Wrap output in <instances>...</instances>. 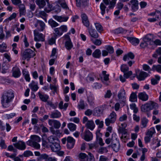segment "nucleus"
Returning a JSON list of instances; mask_svg holds the SVG:
<instances>
[{
	"label": "nucleus",
	"instance_id": "35",
	"mask_svg": "<svg viewBox=\"0 0 161 161\" xmlns=\"http://www.w3.org/2000/svg\"><path fill=\"white\" fill-rule=\"evenodd\" d=\"M50 117L52 118H57L61 117V114L59 112L56 111L52 112L50 114Z\"/></svg>",
	"mask_w": 161,
	"mask_h": 161
},
{
	"label": "nucleus",
	"instance_id": "28",
	"mask_svg": "<svg viewBox=\"0 0 161 161\" xmlns=\"http://www.w3.org/2000/svg\"><path fill=\"white\" fill-rule=\"evenodd\" d=\"M102 113V108L99 107L95 108L93 111V115L95 116H99Z\"/></svg>",
	"mask_w": 161,
	"mask_h": 161
},
{
	"label": "nucleus",
	"instance_id": "25",
	"mask_svg": "<svg viewBox=\"0 0 161 161\" xmlns=\"http://www.w3.org/2000/svg\"><path fill=\"white\" fill-rule=\"evenodd\" d=\"M51 146V149L53 152H58L61 149L60 146L58 143H54L52 144Z\"/></svg>",
	"mask_w": 161,
	"mask_h": 161
},
{
	"label": "nucleus",
	"instance_id": "17",
	"mask_svg": "<svg viewBox=\"0 0 161 161\" xmlns=\"http://www.w3.org/2000/svg\"><path fill=\"white\" fill-rule=\"evenodd\" d=\"M87 30L91 37L95 38L98 37V34L94 29L88 27L87 28Z\"/></svg>",
	"mask_w": 161,
	"mask_h": 161
},
{
	"label": "nucleus",
	"instance_id": "58",
	"mask_svg": "<svg viewBox=\"0 0 161 161\" xmlns=\"http://www.w3.org/2000/svg\"><path fill=\"white\" fill-rule=\"evenodd\" d=\"M55 34L58 36H60L63 34L59 28H56L54 29Z\"/></svg>",
	"mask_w": 161,
	"mask_h": 161
},
{
	"label": "nucleus",
	"instance_id": "5",
	"mask_svg": "<svg viewBox=\"0 0 161 161\" xmlns=\"http://www.w3.org/2000/svg\"><path fill=\"white\" fill-rule=\"evenodd\" d=\"M34 40L36 42H43L45 41V36L39 32L37 30L34 31Z\"/></svg>",
	"mask_w": 161,
	"mask_h": 161
},
{
	"label": "nucleus",
	"instance_id": "22",
	"mask_svg": "<svg viewBox=\"0 0 161 161\" xmlns=\"http://www.w3.org/2000/svg\"><path fill=\"white\" fill-rule=\"evenodd\" d=\"M138 97L140 99L144 101H147L148 99V95L145 92L139 93L138 95Z\"/></svg>",
	"mask_w": 161,
	"mask_h": 161
},
{
	"label": "nucleus",
	"instance_id": "47",
	"mask_svg": "<svg viewBox=\"0 0 161 161\" xmlns=\"http://www.w3.org/2000/svg\"><path fill=\"white\" fill-rule=\"evenodd\" d=\"M143 69L145 71H147L149 74L151 73V71L152 70L150 67L147 64H143L142 65Z\"/></svg>",
	"mask_w": 161,
	"mask_h": 161
},
{
	"label": "nucleus",
	"instance_id": "62",
	"mask_svg": "<svg viewBox=\"0 0 161 161\" xmlns=\"http://www.w3.org/2000/svg\"><path fill=\"white\" fill-rule=\"evenodd\" d=\"M127 119V116L126 114H124L120 116L119 118V120L120 122L125 121Z\"/></svg>",
	"mask_w": 161,
	"mask_h": 161
},
{
	"label": "nucleus",
	"instance_id": "53",
	"mask_svg": "<svg viewBox=\"0 0 161 161\" xmlns=\"http://www.w3.org/2000/svg\"><path fill=\"white\" fill-rule=\"evenodd\" d=\"M38 24L41 27L40 30L41 31H43L45 27V24L41 20H38Z\"/></svg>",
	"mask_w": 161,
	"mask_h": 161
},
{
	"label": "nucleus",
	"instance_id": "51",
	"mask_svg": "<svg viewBox=\"0 0 161 161\" xmlns=\"http://www.w3.org/2000/svg\"><path fill=\"white\" fill-rule=\"evenodd\" d=\"M155 132V128L153 127H151L147 131V135L150 137H152L153 135Z\"/></svg>",
	"mask_w": 161,
	"mask_h": 161
},
{
	"label": "nucleus",
	"instance_id": "61",
	"mask_svg": "<svg viewBox=\"0 0 161 161\" xmlns=\"http://www.w3.org/2000/svg\"><path fill=\"white\" fill-rule=\"evenodd\" d=\"M53 125L55 128L58 129L60 126L61 123L59 121L54 120Z\"/></svg>",
	"mask_w": 161,
	"mask_h": 161
},
{
	"label": "nucleus",
	"instance_id": "26",
	"mask_svg": "<svg viewBox=\"0 0 161 161\" xmlns=\"http://www.w3.org/2000/svg\"><path fill=\"white\" fill-rule=\"evenodd\" d=\"M58 4L60 5L62 8L64 9H69L67 5L64 0H58V1L56 2L55 4L59 5Z\"/></svg>",
	"mask_w": 161,
	"mask_h": 161
},
{
	"label": "nucleus",
	"instance_id": "63",
	"mask_svg": "<svg viewBox=\"0 0 161 161\" xmlns=\"http://www.w3.org/2000/svg\"><path fill=\"white\" fill-rule=\"evenodd\" d=\"M124 76L126 79L128 78L132 74V72L131 71L126 72L124 73Z\"/></svg>",
	"mask_w": 161,
	"mask_h": 161
},
{
	"label": "nucleus",
	"instance_id": "1",
	"mask_svg": "<svg viewBox=\"0 0 161 161\" xmlns=\"http://www.w3.org/2000/svg\"><path fill=\"white\" fill-rule=\"evenodd\" d=\"M14 97V93L12 90H9L4 93L1 99L3 106L6 108L9 107Z\"/></svg>",
	"mask_w": 161,
	"mask_h": 161
},
{
	"label": "nucleus",
	"instance_id": "13",
	"mask_svg": "<svg viewBox=\"0 0 161 161\" xmlns=\"http://www.w3.org/2000/svg\"><path fill=\"white\" fill-rule=\"evenodd\" d=\"M81 18L83 25L87 28L89 27V22L86 15L84 13L81 14Z\"/></svg>",
	"mask_w": 161,
	"mask_h": 161
},
{
	"label": "nucleus",
	"instance_id": "45",
	"mask_svg": "<svg viewBox=\"0 0 161 161\" xmlns=\"http://www.w3.org/2000/svg\"><path fill=\"white\" fill-rule=\"evenodd\" d=\"M49 24L52 27H54L58 26L59 24L52 19H50L48 21Z\"/></svg>",
	"mask_w": 161,
	"mask_h": 161
},
{
	"label": "nucleus",
	"instance_id": "48",
	"mask_svg": "<svg viewBox=\"0 0 161 161\" xmlns=\"http://www.w3.org/2000/svg\"><path fill=\"white\" fill-rule=\"evenodd\" d=\"M130 108L133 110L134 113L136 114L138 112V108L136 107V104L134 103H132L130 105Z\"/></svg>",
	"mask_w": 161,
	"mask_h": 161
},
{
	"label": "nucleus",
	"instance_id": "18",
	"mask_svg": "<svg viewBox=\"0 0 161 161\" xmlns=\"http://www.w3.org/2000/svg\"><path fill=\"white\" fill-rule=\"evenodd\" d=\"M22 72L23 75L26 81L29 82L30 81L31 78L29 72L27 70L24 69L22 70Z\"/></svg>",
	"mask_w": 161,
	"mask_h": 161
},
{
	"label": "nucleus",
	"instance_id": "55",
	"mask_svg": "<svg viewBox=\"0 0 161 161\" xmlns=\"http://www.w3.org/2000/svg\"><path fill=\"white\" fill-rule=\"evenodd\" d=\"M137 97L136 94L134 93L131 94L130 97V100L132 102H134L136 101Z\"/></svg>",
	"mask_w": 161,
	"mask_h": 161
},
{
	"label": "nucleus",
	"instance_id": "21",
	"mask_svg": "<svg viewBox=\"0 0 161 161\" xmlns=\"http://www.w3.org/2000/svg\"><path fill=\"white\" fill-rule=\"evenodd\" d=\"M86 127L91 130H92L95 128V125L93 122L92 120H88L86 124Z\"/></svg>",
	"mask_w": 161,
	"mask_h": 161
},
{
	"label": "nucleus",
	"instance_id": "49",
	"mask_svg": "<svg viewBox=\"0 0 161 161\" xmlns=\"http://www.w3.org/2000/svg\"><path fill=\"white\" fill-rule=\"evenodd\" d=\"M112 140V143L114 142H119V139L117 137V135L115 133H112V138L111 139Z\"/></svg>",
	"mask_w": 161,
	"mask_h": 161
},
{
	"label": "nucleus",
	"instance_id": "23",
	"mask_svg": "<svg viewBox=\"0 0 161 161\" xmlns=\"http://www.w3.org/2000/svg\"><path fill=\"white\" fill-rule=\"evenodd\" d=\"M38 95L41 100L43 102H47L49 98V96L48 95L42 93L40 92H38Z\"/></svg>",
	"mask_w": 161,
	"mask_h": 161
},
{
	"label": "nucleus",
	"instance_id": "56",
	"mask_svg": "<svg viewBox=\"0 0 161 161\" xmlns=\"http://www.w3.org/2000/svg\"><path fill=\"white\" fill-rule=\"evenodd\" d=\"M94 100V97L91 94L88 97V101L90 105H92Z\"/></svg>",
	"mask_w": 161,
	"mask_h": 161
},
{
	"label": "nucleus",
	"instance_id": "14",
	"mask_svg": "<svg viewBox=\"0 0 161 161\" xmlns=\"http://www.w3.org/2000/svg\"><path fill=\"white\" fill-rule=\"evenodd\" d=\"M53 18L58 22H66L68 19V17L64 16L54 15L53 16Z\"/></svg>",
	"mask_w": 161,
	"mask_h": 161
},
{
	"label": "nucleus",
	"instance_id": "12",
	"mask_svg": "<svg viewBox=\"0 0 161 161\" xmlns=\"http://www.w3.org/2000/svg\"><path fill=\"white\" fill-rule=\"evenodd\" d=\"M103 3H102L100 6V9L101 10V14L103 15L105 13V9L106 8V5L109 4L108 0H103Z\"/></svg>",
	"mask_w": 161,
	"mask_h": 161
},
{
	"label": "nucleus",
	"instance_id": "57",
	"mask_svg": "<svg viewBox=\"0 0 161 161\" xmlns=\"http://www.w3.org/2000/svg\"><path fill=\"white\" fill-rule=\"evenodd\" d=\"M23 155L25 157H28L30 156H32L33 153L32 152L28 150L25 151L23 153Z\"/></svg>",
	"mask_w": 161,
	"mask_h": 161
},
{
	"label": "nucleus",
	"instance_id": "42",
	"mask_svg": "<svg viewBox=\"0 0 161 161\" xmlns=\"http://www.w3.org/2000/svg\"><path fill=\"white\" fill-rule=\"evenodd\" d=\"M19 13L20 15H24L25 13V6L24 4H20L19 5Z\"/></svg>",
	"mask_w": 161,
	"mask_h": 161
},
{
	"label": "nucleus",
	"instance_id": "64",
	"mask_svg": "<svg viewBox=\"0 0 161 161\" xmlns=\"http://www.w3.org/2000/svg\"><path fill=\"white\" fill-rule=\"evenodd\" d=\"M106 49L108 53H112L114 52V48L111 46H108L106 47Z\"/></svg>",
	"mask_w": 161,
	"mask_h": 161
},
{
	"label": "nucleus",
	"instance_id": "27",
	"mask_svg": "<svg viewBox=\"0 0 161 161\" xmlns=\"http://www.w3.org/2000/svg\"><path fill=\"white\" fill-rule=\"evenodd\" d=\"M148 120L146 118H143L141 121V127L142 128H146L148 122Z\"/></svg>",
	"mask_w": 161,
	"mask_h": 161
},
{
	"label": "nucleus",
	"instance_id": "39",
	"mask_svg": "<svg viewBox=\"0 0 161 161\" xmlns=\"http://www.w3.org/2000/svg\"><path fill=\"white\" fill-rule=\"evenodd\" d=\"M152 69L153 71H156L161 73V65H153L152 67Z\"/></svg>",
	"mask_w": 161,
	"mask_h": 161
},
{
	"label": "nucleus",
	"instance_id": "2",
	"mask_svg": "<svg viewBox=\"0 0 161 161\" xmlns=\"http://www.w3.org/2000/svg\"><path fill=\"white\" fill-rule=\"evenodd\" d=\"M117 115L114 111H112L108 117L105 119V123L106 126L114 123L117 119Z\"/></svg>",
	"mask_w": 161,
	"mask_h": 161
},
{
	"label": "nucleus",
	"instance_id": "7",
	"mask_svg": "<svg viewBox=\"0 0 161 161\" xmlns=\"http://www.w3.org/2000/svg\"><path fill=\"white\" fill-rule=\"evenodd\" d=\"M34 53L30 49H27L25 50L23 55V58L24 59L28 60L31 57H33L35 55Z\"/></svg>",
	"mask_w": 161,
	"mask_h": 161
},
{
	"label": "nucleus",
	"instance_id": "6",
	"mask_svg": "<svg viewBox=\"0 0 161 161\" xmlns=\"http://www.w3.org/2000/svg\"><path fill=\"white\" fill-rule=\"evenodd\" d=\"M81 137L87 142L92 140L93 138V135L89 130H86L81 134Z\"/></svg>",
	"mask_w": 161,
	"mask_h": 161
},
{
	"label": "nucleus",
	"instance_id": "50",
	"mask_svg": "<svg viewBox=\"0 0 161 161\" xmlns=\"http://www.w3.org/2000/svg\"><path fill=\"white\" fill-rule=\"evenodd\" d=\"M85 106L86 105L84 103V101L80 100L78 106V108L79 109H83L85 108Z\"/></svg>",
	"mask_w": 161,
	"mask_h": 161
},
{
	"label": "nucleus",
	"instance_id": "30",
	"mask_svg": "<svg viewBox=\"0 0 161 161\" xmlns=\"http://www.w3.org/2000/svg\"><path fill=\"white\" fill-rule=\"evenodd\" d=\"M116 142V143H111V146L110 145L109 146H111L114 151L118 152L120 148L119 143V142Z\"/></svg>",
	"mask_w": 161,
	"mask_h": 161
},
{
	"label": "nucleus",
	"instance_id": "44",
	"mask_svg": "<svg viewBox=\"0 0 161 161\" xmlns=\"http://www.w3.org/2000/svg\"><path fill=\"white\" fill-rule=\"evenodd\" d=\"M141 110L143 112H146L150 111L147 103L141 106Z\"/></svg>",
	"mask_w": 161,
	"mask_h": 161
},
{
	"label": "nucleus",
	"instance_id": "36",
	"mask_svg": "<svg viewBox=\"0 0 161 161\" xmlns=\"http://www.w3.org/2000/svg\"><path fill=\"white\" fill-rule=\"evenodd\" d=\"M134 58V56L132 53H129L125 55L123 57V60L126 61L130 59H133Z\"/></svg>",
	"mask_w": 161,
	"mask_h": 161
},
{
	"label": "nucleus",
	"instance_id": "15",
	"mask_svg": "<svg viewBox=\"0 0 161 161\" xmlns=\"http://www.w3.org/2000/svg\"><path fill=\"white\" fill-rule=\"evenodd\" d=\"M147 103L150 110L154 108H158L159 107L158 104L153 101H149Z\"/></svg>",
	"mask_w": 161,
	"mask_h": 161
},
{
	"label": "nucleus",
	"instance_id": "11",
	"mask_svg": "<svg viewBox=\"0 0 161 161\" xmlns=\"http://www.w3.org/2000/svg\"><path fill=\"white\" fill-rule=\"evenodd\" d=\"M69 32L68 33L64 36L65 39L66 41L65 46L66 49L67 50H70V39Z\"/></svg>",
	"mask_w": 161,
	"mask_h": 161
},
{
	"label": "nucleus",
	"instance_id": "3",
	"mask_svg": "<svg viewBox=\"0 0 161 161\" xmlns=\"http://www.w3.org/2000/svg\"><path fill=\"white\" fill-rule=\"evenodd\" d=\"M118 96L120 103L123 105L124 106L126 104V96L125 90L122 89L118 93Z\"/></svg>",
	"mask_w": 161,
	"mask_h": 161
},
{
	"label": "nucleus",
	"instance_id": "29",
	"mask_svg": "<svg viewBox=\"0 0 161 161\" xmlns=\"http://www.w3.org/2000/svg\"><path fill=\"white\" fill-rule=\"evenodd\" d=\"M16 14L13 13L9 17L5 19L3 21V23L8 24L10 21L15 19L16 17Z\"/></svg>",
	"mask_w": 161,
	"mask_h": 161
},
{
	"label": "nucleus",
	"instance_id": "40",
	"mask_svg": "<svg viewBox=\"0 0 161 161\" xmlns=\"http://www.w3.org/2000/svg\"><path fill=\"white\" fill-rule=\"evenodd\" d=\"M101 55V52L100 50L98 49H97L93 52L92 56L93 57L96 58H100Z\"/></svg>",
	"mask_w": 161,
	"mask_h": 161
},
{
	"label": "nucleus",
	"instance_id": "46",
	"mask_svg": "<svg viewBox=\"0 0 161 161\" xmlns=\"http://www.w3.org/2000/svg\"><path fill=\"white\" fill-rule=\"evenodd\" d=\"M31 141H34V142H39L41 141L40 138L36 135H31Z\"/></svg>",
	"mask_w": 161,
	"mask_h": 161
},
{
	"label": "nucleus",
	"instance_id": "16",
	"mask_svg": "<svg viewBox=\"0 0 161 161\" xmlns=\"http://www.w3.org/2000/svg\"><path fill=\"white\" fill-rule=\"evenodd\" d=\"M29 86L32 91L34 92H36L39 88L38 86V83L33 80L31 81L29 85Z\"/></svg>",
	"mask_w": 161,
	"mask_h": 161
},
{
	"label": "nucleus",
	"instance_id": "8",
	"mask_svg": "<svg viewBox=\"0 0 161 161\" xmlns=\"http://www.w3.org/2000/svg\"><path fill=\"white\" fill-rule=\"evenodd\" d=\"M14 147L17 148L21 150H24L26 148V145L24 142L20 141L18 142L14 143Z\"/></svg>",
	"mask_w": 161,
	"mask_h": 161
},
{
	"label": "nucleus",
	"instance_id": "10",
	"mask_svg": "<svg viewBox=\"0 0 161 161\" xmlns=\"http://www.w3.org/2000/svg\"><path fill=\"white\" fill-rule=\"evenodd\" d=\"M149 76L148 73L144 71H142L138 74H137L136 77L138 80L141 81L144 80L147 77Z\"/></svg>",
	"mask_w": 161,
	"mask_h": 161
},
{
	"label": "nucleus",
	"instance_id": "33",
	"mask_svg": "<svg viewBox=\"0 0 161 161\" xmlns=\"http://www.w3.org/2000/svg\"><path fill=\"white\" fill-rule=\"evenodd\" d=\"M143 41L146 42L149 44H151L153 42L151 39V35L148 34L142 38Z\"/></svg>",
	"mask_w": 161,
	"mask_h": 161
},
{
	"label": "nucleus",
	"instance_id": "20",
	"mask_svg": "<svg viewBox=\"0 0 161 161\" xmlns=\"http://www.w3.org/2000/svg\"><path fill=\"white\" fill-rule=\"evenodd\" d=\"M46 2H47V0ZM35 2L40 8H43L46 5V0H36Z\"/></svg>",
	"mask_w": 161,
	"mask_h": 161
},
{
	"label": "nucleus",
	"instance_id": "32",
	"mask_svg": "<svg viewBox=\"0 0 161 161\" xmlns=\"http://www.w3.org/2000/svg\"><path fill=\"white\" fill-rule=\"evenodd\" d=\"M62 143L64 144L66 142L67 143V146L68 148L70 147V136H69L67 138L65 137L62 138L61 140Z\"/></svg>",
	"mask_w": 161,
	"mask_h": 161
},
{
	"label": "nucleus",
	"instance_id": "24",
	"mask_svg": "<svg viewBox=\"0 0 161 161\" xmlns=\"http://www.w3.org/2000/svg\"><path fill=\"white\" fill-rule=\"evenodd\" d=\"M127 39L132 44L134 45H138L139 42V40L136 38L128 37H127Z\"/></svg>",
	"mask_w": 161,
	"mask_h": 161
},
{
	"label": "nucleus",
	"instance_id": "59",
	"mask_svg": "<svg viewBox=\"0 0 161 161\" xmlns=\"http://www.w3.org/2000/svg\"><path fill=\"white\" fill-rule=\"evenodd\" d=\"M0 146L2 149H5L7 147V146L5 143V141L2 139L0 140Z\"/></svg>",
	"mask_w": 161,
	"mask_h": 161
},
{
	"label": "nucleus",
	"instance_id": "38",
	"mask_svg": "<svg viewBox=\"0 0 161 161\" xmlns=\"http://www.w3.org/2000/svg\"><path fill=\"white\" fill-rule=\"evenodd\" d=\"M38 142H34V141H30L29 142V145L36 149H38L40 148V145Z\"/></svg>",
	"mask_w": 161,
	"mask_h": 161
},
{
	"label": "nucleus",
	"instance_id": "37",
	"mask_svg": "<svg viewBox=\"0 0 161 161\" xmlns=\"http://www.w3.org/2000/svg\"><path fill=\"white\" fill-rule=\"evenodd\" d=\"M79 158L80 161H88V157L85 153H80L79 155Z\"/></svg>",
	"mask_w": 161,
	"mask_h": 161
},
{
	"label": "nucleus",
	"instance_id": "54",
	"mask_svg": "<svg viewBox=\"0 0 161 161\" xmlns=\"http://www.w3.org/2000/svg\"><path fill=\"white\" fill-rule=\"evenodd\" d=\"M129 67L126 65L123 64L121 66V70L124 73L126 72H127L129 70Z\"/></svg>",
	"mask_w": 161,
	"mask_h": 161
},
{
	"label": "nucleus",
	"instance_id": "4",
	"mask_svg": "<svg viewBox=\"0 0 161 161\" xmlns=\"http://www.w3.org/2000/svg\"><path fill=\"white\" fill-rule=\"evenodd\" d=\"M53 10H55L57 13L61 11V8L59 5L57 4L54 7H53L52 4L47 3V6L44 8V11L47 13H49Z\"/></svg>",
	"mask_w": 161,
	"mask_h": 161
},
{
	"label": "nucleus",
	"instance_id": "43",
	"mask_svg": "<svg viewBox=\"0 0 161 161\" xmlns=\"http://www.w3.org/2000/svg\"><path fill=\"white\" fill-rule=\"evenodd\" d=\"M7 48V45L6 44L3 42L1 44H0V52L3 53L6 51Z\"/></svg>",
	"mask_w": 161,
	"mask_h": 161
},
{
	"label": "nucleus",
	"instance_id": "19",
	"mask_svg": "<svg viewBox=\"0 0 161 161\" xmlns=\"http://www.w3.org/2000/svg\"><path fill=\"white\" fill-rule=\"evenodd\" d=\"M130 2L131 3V8L133 11H136L138 8V3L137 0H132Z\"/></svg>",
	"mask_w": 161,
	"mask_h": 161
},
{
	"label": "nucleus",
	"instance_id": "9",
	"mask_svg": "<svg viewBox=\"0 0 161 161\" xmlns=\"http://www.w3.org/2000/svg\"><path fill=\"white\" fill-rule=\"evenodd\" d=\"M12 71V76L14 78H19L21 75V73L20 69L17 66L14 67L13 68Z\"/></svg>",
	"mask_w": 161,
	"mask_h": 161
},
{
	"label": "nucleus",
	"instance_id": "31",
	"mask_svg": "<svg viewBox=\"0 0 161 161\" xmlns=\"http://www.w3.org/2000/svg\"><path fill=\"white\" fill-rule=\"evenodd\" d=\"M42 158L45 161H57V159L54 157H49L46 154H44L42 156Z\"/></svg>",
	"mask_w": 161,
	"mask_h": 161
},
{
	"label": "nucleus",
	"instance_id": "34",
	"mask_svg": "<svg viewBox=\"0 0 161 161\" xmlns=\"http://www.w3.org/2000/svg\"><path fill=\"white\" fill-rule=\"evenodd\" d=\"M106 71H102V77H101V79L102 81L104 82V81H107L109 80L108 74H106Z\"/></svg>",
	"mask_w": 161,
	"mask_h": 161
},
{
	"label": "nucleus",
	"instance_id": "41",
	"mask_svg": "<svg viewBox=\"0 0 161 161\" xmlns=\"http://www.w3.org/2000/svg\"><path fill=\"white\" fill-rule=\"evenodd\" d=\"M95 123L96 125H98V127L99 129L102 128L104 126L103 121H100L99 119H97L95 121Z\"/></svg>",
	"mask_w": 161,
	"mask_h": 161
},
{
	"label": "nucleus",
	"instance_id": "60",
	"mask_svg": "<svg viewBox=\"0 0 161 161\" xmlns=\"http://www.w3.org/2000/svg\"><path fill=\"white\" fill-rule=\"evenodd\" d=\"M59 28L63 33L64 32H66L68 30L67 27V26L65 25H61L59 27Z\"/></svg>",
	"mask_w": 161,
	"mask_h": 161
},
{
	"label": "nucleus",
	"instance_id": "52",
	"mask_svg": "<svg viewBox=\"0 0 161 161\" xmlns=\"http://www.w3.org/2000/svg\"><path fill=\"white\" fill-rule=\"evenodd\" d=\"M160 141L158 139H155L154 140L153 144V148L155 149L156 148L160 146Z\"/></svg>",
	"mask_w": 161,
	"mask_h": 161
}]
</instances>
